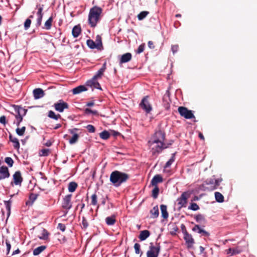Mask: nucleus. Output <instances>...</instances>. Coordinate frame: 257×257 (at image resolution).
Segmentation results:
<instances>
[{"label":"nucleus","mask_w":257,"mask_h":257,"mask_svg":"<svg viewBox=\"0 0 257 257\" xmlns=\"http://www.w3.org/2000/svg\"><path fill=\"white\" fill-rule=\"evenodd\" d=\"M130 178V175L119 171H114L110 175V181L116 187H119Z\"/></svg>","instance_id":"obj_1"},{"label":"nucleus","mask_w":257,"mask_h":257,"mask_svg":"<svg viewBox=\"0 0 257 257\" xmlns=\"http://www.w3.org/2000/svg\"><path fill=\"white\" fill-rule=\"evenodd\" d=\"M102 12V9L97 6H94L90 9L88 21L89 25L91 27H95L100 21Z\"/></svg>","instance_id":"obj_2"},{"label":"nucleus","mask_w":257,"mask_h":257,"mask_svg":"<svg viewBox=\"0 0 257 257\" xmlns=\"http://www.w3.org/2000/svg\"><path fill=\"white\" fill-rule=\"evenodd\" d=\"M14 107L16 113L15 115L16 123L18 126L22 121L23 117L26 114L27 110L18 105H14Z\"/></svg>","instance_id":"obj_3"},{"label":"nucleus","mask_w":257,"mask_h":257,"mask_svg":"<svg viewBox=\"0 0 257 257\" xmlns=\"http://www.w3.org/2000/svg\"><path fill=\"white\" fill-rule=\"evenodd\" d=\"M148 145L153 155H155L156 153H160L163 149L166 148L164 144H161L160 145L158 142H155L152 140L149 141Z\"/></svg>","instance_id":"obj_4"},{"label":"nucleus","mask_w":257,"mask_h":257,"mask_svg":"<svg viewBox=\"0 0 257 257\" xmlns=\"http://www.w3.org/2000/svg\"><path fill=\"white\" fill-rule=\"evenodd\" d=\"M71 194H68L66 195L62 200V207L65 209V212L63 216H66L68 212V211L72 207V202H71Z\"/></svg>","instance_id":"obj_5"},{"label":"nucleus","mask_w":257,"mask_h":257,"mask_svg":"<svg viewBox=\"0 0 257 257\" xmlns=\"http://www.w3.org/2000/svg\"><path fill=\"white\" fill-rule=\"evenodd\" d=\"M161 249V246L159 244H157L156 246L153 242H151L149 246V249L147 252V257H158Z\"/></svg>","instance_id":"obj_6"},{"label":"nucleus","mask_w":257,"mask_h":257,"mask_svg":"<svg viewBox=\"0 0 257 257\" xmlns=\"http://www.w3.org/2000/svg\"><path fill=\"white\" fill-rule=\"evenodd\" d=\"M87 45L91 49L96 48L98 50H101L102 48L101 37L99 36H97L96 42L93 41L92 40H88L87 41Z\"/></svg>","instance_id":"obj_7"},{"label":"nucleus","mask_w":257,"mask_h":257,"mask_svg":"<svg viewBox=\"0 0 257 257\" xmlns=\"http://www.w3.org/2000/svg\"><path fill=\"white\" fill-rule=\"evenodd\" d=\"M178 110L180 115L186 119H191L195 117L192 111L188 110L186 107L180 106L178 107Z\"/></svg>","instance_id":"obj_8"},{"label":"nucleus","mask_w":257,"mask_h":257,"mask_svg":"<svg viewBox=\"0 0 257 257\" xmlns=\"http://www.w3.org/2000/svg\"><path fill=\"white\" fill-rule=\"evenodd\" d=\"M146 113H149L152 110V107L148 101V96L144 97L139 104Z\"/></svg>","instance_id":"obj_9"},{"label":"nucleus","mask_w":257,"mask_h":257,"mask_svg":"<svg viewBox=\"0 0 257 257\" xmlns=\"http://www.w3.org/2000/svg\"><path fill=\"white\" fill-rule=\"evenodd\" d=\"M165 134L161 131L156 132L150 140L158 142L160 145L164 144Z\"/></svg>","instance_id":"obj_10"},{"label":"nucleus","mask_w":257,"mask_h":257,"mask_svg":"<svg viewBox=\"0 0 257 257\" xmlns=\"http://www.w3.org/2000/svg\"><path fill=\"white\" fill-rule=\"evenodd\" d=\"M188 197L189 194L188 192H184L181 194V196L177 199V201L180 208L186 207Z\"/></svg>","instance_id":"obj_11"},{"label":"nucleus","mask_w":257,"mask_h":257,"mask_svg":"<svg viewBox=\"0 0 257 257\" xmlns=\"http://www.w3.org/2000/svg\"><path fill=\"white\" fill-rule=\"evenodd\" d=\"M56 110L62 112L65 109H68L69 105L67 103L64 102L62 100H60L57 103H55L54 105Z\"/></svg>","instance_id":"obj_12"},{"label":"nucleus","mask_w":257,"mask_h":257,"mask_svg":"<svg viewBox=\"0 0 257 257\" xmlns=\"http://www.w3.org/2000/svg\"><path fill=\"white\" fill-rule=\"evenodd\" d=\"M184 239L188 248H191L194 243V240L192 235L189 234L187 231L184 232Z\"/></svg>","instance_id":"obj_13"},{"label":"nucleus","mask_w":257,"mask_h":257,"mask_svg":"<svg viewBox=\"0 0 257 257\" xmlns=\"http://www.w3.org/2000/svg\"><path fill=\"white\" fill-rule=\"evenodd\" d=\"M10 176V174L7 167L3 166L0 167V180L8 178Z\"/></svg>","instance_id":"obj_14"},{"label":"nucleus","mask_w":257,"mask_h":257,"mask_svg":"<svg viewBox=\"0 0 257 257\" xmlns=\"http://www.w3.org/2000/svg\"><path fill=\"white\" fill-rule=\"evenodd\" d=\"M97 78H93L87 82V85L90 86L93 89L96 88L98 89H101L100 85L99 82L97 81Z\"/></svg>","instance_id":"obj_15"},{"label":"nucleus","mask_w":257,"mask_h":257,"mask_svg":"<svg viewBox=\"0 0 257 257\" xmlns=\"http://www.w3.org/2000/svg\"><path fill=\"white\" fill-rule=\"evenodd\" d=\"M77 131H78V129L77 128L69 130V132L71 134L73 135V137L69 140V143L71 145L76 143L78 140L79 136L76 133V132Z\"/></svg>","instance_id":"obj_16"},{"label":"nucleus","mask_w":257,"mask_h":257,"mask_svg":"<svg viewBox=\"0 0 257 257\" xmlns=\"http://www.w3.org/2000/svg\"><path fill=\"white\" fill-rule=\"evenodd\" d=\"M14 184L16 185H21L23 181V178L20 171L16 172L13 175Z\"/></svg>","instance_id":"obj_17"},{"label":"nucleus","mask_w":257,"mask_h":257,"mask_svg":"<svg viewBox=\"0 0 257 257\" xmlns=\"http://www.w3.org/2000/svg\"><path fill=\"white\" fill-rule=\"evenodd\" d=\"M33 93L35 99L41 98L45 95L44 91L41 88H36L34 89Z\"/></svg>","instance_id":"obj_18"},{"label":"nucleus","mask_w":257,"mask_h":257,"mask_svg":"<svg viewBox=\"0 0 257 257\" xmlns=\"http://www.w3.org/2000/svg\"><path fill=\"white\" fill-rule=\"evenodd\" d=\"M132 55L130 53H126L121 55L119 60V64L127 63L131 60Z\"/></svg>","instance_id":"obj_19"},{"label":"nucleus","mask_w":257,"mask_h":257,"mask_svg":"<svg viewBox=\"0 0 257 257\" xmlns=\"http://www.w3.org/2000/svg\"><path fill=\"white\" fill-rule=\"evenodd\" d=\"M163 178L160 175H155L151 180V184L153 186H157V184L163 182Z\"/></svg>","instance_id":"obj_20"},{"label":"nucleus","mask_w":257,"mask_h":257,"mask_svg":"<svg viewBox=\"0 0 257 257\" xmlns=\"http://www.w3.org/2000/svg\"><path fill=\"white\" fill-rule=\"evenodd\" d=\"M192 230L194 231H197L198 233L202 234L205 236H208L209 235V233L206 231L201 229L199 225H195L192 228Z\"/></svg>","instance_id":"obj_21"},{"label":"nucleus","mask_w":257,"mask_h":257,"mask_svg":"<svg viewBox=\"0 0 257 257\" xmlns=\"http://www.w3.org/2000/svg\"><path fill=\"white\" fill-rule=\"evenodd\" d=\"M87 89L84 85H79L72 90L73 94H78L82 92L86 91Z\"/></svg>","instance_id":"obj_22"},{"label":"nucleus","mask_w":257,"mask_h":257,"mask_svg":"<svg viewBox=\"0 0 257 257\" xmlns=\"http://www.w3.org/2000/svg\"><path fill=\"white\" fill-rule=\"evenodd\" d=\"M9 139L11 142L13 143V146L15 149H19L20 148V145L17 138L13 137L11 134H10Z\"/></svg>","instance_id":"obj_23"},{"label":"nucleus","mask_w":257,"mask_h":257,"mask_svg":"<svg viewBox=\"0 0 257 257\" xmlns=\"http://www.w3.org/2000/svg\"><path fill=\"white\" fill-rule=\"evenodd\" d=\"M151 218H156L159 215V211L157 205L154 206L152 209L150 210Z\"/></svg>","instance_id":"obj_24"},{"label":"nucleus","mask_w":257,"mask_h":257,"mask_svg":"<svg viewBox=\"0 0 257 257\" xmlns=\"http://www.w3.org/2000/svg\"><path fill=\"white\" fill-rule=\"evenodd\" d=\"M106 63H104L103 64L102 67L96 72V74L93 76L94 78L98 79L101 77L106 69Z\"/></svg>","instance_id":"obj_25"},{"label":"nucleus","mask_w":257,"mask_h":257,"mask_svg":"<svg viewBox=\"0 0 257 257\" xmlns=\"http://www.w3.org/2000/svg\"><path fill=\"white\" fill-rule=\"evenodd\" d=\"M150 235V231L148 230H144L141 231L139 235V238L141 240H145Z\"/></svg>","instance_id":"obj_26"},{"label":"nucleus","mask_w":257,"mask_h":257,"mask_svg":"<svg viewBox=\"0 0 257 257\" xmlns=\"http://www.w3.org/2000/svg\"><path fill=\"white\" fill-rule=\"evenodd\" d=\"M161 215L164 219H167L168 217V213L167 211V206L164 204H162L160 206Z\"/></svg>","instance_id":"obj_27"},{"label":"nucleus","mask_w":257,"mask_h":257,"mask_svg":"<svg viewBox=\"0 0 257 257\" xmlns=\"http://www.w3.org/2000/svg\"><path fill=\"white\" fill-rule=\"evenodd\" d=\"M46 248V246L45 245L40 246L33 250V254L34 255H38L42 251H43Z\"/></svg>","instance_id":"obj_28"},{"label":"nucleus","mask_w":257,"mask_h":257,"mask_svg":"<svg viewBox=\"0 0 257 257\" xmlns=\"http://www.w3.org/2000/svg\"><path fill=\"white\" fill-rule=\"evenodd\" d=\"M36 8L38 10V11L37 12V18H43L44 14L43 13L44 5L41 4H37L36 5Z\"/></svg>","instance_id":"obj_29"},{"label":"nucleus","mask_w":257,"mask_h":257,"mask_svg":"<svg viewBox=\"0 0 257 257\" xmlns=\"http://www.w3.org/2000/svg\"><path fill=\"white\" fill-rule=\"evenodd\" d=\"M81 33V28L78 26H75L73 27L72 31V34L74 38H77L78 37L79 34Z\"/></svg>","instance_id":"obj_30"},{"label":"nucleus","mask_w":257,"mask_h":257,"mask_svg":"<svg viewBox=\"0 0 257 257\" xmlns=\"http://www.w3.org/2000/svg\"><path fill=\"white\" fill-rule=\"evenodd\" d=\"M105 222H106V223L108 225H113L115 223V222H116L115 216H111L107 217L105 218Z\"/></svg>","instance_id":"obj_31"},{"label":"nucleus","mask_w":257,"mask_h":257,"mask_svg":"<svg viewBox=\"0 0 257 257\" xmlns=\"http://www.w3.org/2000/svg\"><path fill=\"white\" fill-rule=\"evenodd\" d=\"M53 22V18L50 17L45 23L44 27L43 29L49 30L51 29L52 27V24Z\"/></svg>","instance_id":"obj_32"},{"label":"nucleus","mask_w":257,"mask_h":257,"mask_svg":"<svg viewBox=\"0 0 257 257\" xmlns=\"http://www.w3.org/2000/svg\"><path fill=\"white\" fill-rule=\"evenodd\" d=\"M78 186L77 184L75 182H71L69 183L68 189L70 192H73L75 191Z\"/></svg>","instance_id":"obj_33"},{"label":"nucleus","mask_w":257,"mask_h":257,"mask_svg":"<svg viewBox=\"0 0 257 257\" xmlns=\"http://www.w3.org/2000/svg\"><path fill=\"white\" fill-rule=\"evenodd\" d=\"M49 233L48 231L45 229H43L41 235L38 236V237L42 240H47L49 237Z\"/></svg>","instance_id":"obj_34"},{"label":"nucleus","mask_w":257,"mask_h":257,"mask_svg":"<svg viewBox=\"0 0 257 257\" xmlns=\"http://www.w3.org/2000/svg\"><path fill=\"white\" fill-rule=\"evenodd\" d=\"M110 136L109 132L106 130L102 131L101 133L99 134L100 138L104 140H106L109 138Z\"/></svg>","instance_id":"obj_35"},{"label":"nucleus","mask_w":257,"mask_h":257,"mask_svg":"<svg viewBox=\"0 0 257 257\" xmlns=\"http://www.w3.org/2000/svg\"><path fill=\"white\" fill-rule=\"evenodd\" d=\"M215 198L216 201L218 202L222 203L224 201V196L220 192H215Z\"/></svg>","instance_id":"obj_36"},{"label":"nucleus","mask_w":257,"mask_h":257,"mask_svg":"<svg viewBox=\"0 0 257 257\" xmlns=\"http://www.w3.org/2000/svg\"><path fill=\"white\" fill-rule=\"evenodd\" d=\"M48 116L51 118H53L55 120H58L59 118L61 117V115L60 114L56 115L55 112L52 110H50L48 112Z\"/></svg>","instance_id":"obj_37"},{"label":"nucleus","mask_w":257,"mask_h":257,"mask_svg":"<svg viewBox=\"0 0 257 257\" xmlns=\"http://www.w3.org/2000/svg\"><path fill=\"white\" fill-rule=\"evenodd\" d=\"M149 13L148 11L141 12L137 16L138 20L140 21L143 20L147 16Z\"/></svg>","instance_id":"obj_38"},{"label":"nucleus","mask_w":257,"mask_h":257,"mask_svg":"<svg viewBox=\"0 0 257 257\" xmlns=\"http://www.w3.org/2000/svg\"><path fill=\"white\" fill-rule=\"evenodd\" d=\"M84 112L86 114H92L94 115L98 114V111L96 110H91L90 108H86L84 110Z\"/></svg>","instance_id":"obj_39"},{"label":"nucleus","mask_w":257,"mask_h":257,"mask_svg":"<svg viewBox=\"0 0 257 257\" xmlns=\"http://www.w3.org/2000/svg\"><path fill=\"white\" fill-rule=\"evenodd\" d=\"M155 187L152 190V196L154 198L156 199L159 194V189L157 186H154Z\"/></svg>","instance_id":"obj_40"},{"label":"nucleus","mask_w":257,"mask_h":257,"mask_svg":"<svg viewBox=\"0 0 257 257\" xmlns=\"http://www.w3.org/2000/svg\"><path fill=\"white\" fill-rule=\"evenodd\" d=\"M195 218L196 221L199 223L204 222L205 221L204 216L202 214L197 215L195 216Z\"/></svg>","instance_id":"obj_41"},{"label":"nucleus","mask_w":257,"mask_h":257,"mask_svg":"<svg viewBox=\"0 0 257 257\" xmlns=\"http://www.w3.org/2000/svg\"><path fill=\"white\" fill-rule=\"evenodd\" d=\"M175 161V156L174 154H173L171 158L167 162L165 165V168H167L169 167L172 163Z\"/></svg>","instance_id":"obj_42"},{"label":"nucleus","mask_w":257,"mask_h":257,"mask_svg":"<svg viewBox=\"0 0 257 257\" xmlns=\"http://www.w3.org/2000/svg\"><path fill=\"white\" fill-rule=\"evenodd\" d=\"M50 153V150L48 149H43L39 153L40 156H48Z\"/></svg>","instance_id":"obj_43"},{"label":"nucleus","mask_w":257,"mask_h":257,"mask_svg":"<svg viewBox=\"0 0 257 257\" xmlns=\"http://www.w3.org/2000/svg\"><path fill=\"white\" fill-rule=\"evenodd\" d=\"M25 130H26L25 126H23L21 128H19V127L17 128L16 130V133L18 135H19L20 136H22L24 135Z\"/></svg>","instance_id":"obj_44"},{"label":"nucleus","mask_w":257,"mask_h":257,"mask_svg":"<svg viewBox=\"0 0 257 257\" xmlns=\"http://www.w3.org/2000/svg\"><path fill=\"white\" fill-rule=\"evenodd\" d=\"M91 204L93 206H95L97 204V197L95 193L92 195L91 197Z\"/></svg>","instance_id":"obj_45"},{"label":"nucleus","mask_w":257,"mask_h":257,"mask_svg":"<svg viewBox=\"0 0 257 257\" xmlns=\"http://www.w3.org/2000/svg\"><path fill=\"white\" fill-rule=\"evenodd\" d=\"M5 162L8 164L10 167H12L14 164V161L11 157H6L5 159Z\"/></svg>","instance_id":"obj_46"},{"label":"nucleus","mask_w":257,"mask_h":257,"mask_svg":"<svg viewBox=\"0 0 257 257\" xmlns=\"http://www.w3.org/2000/svg\"><path fill=\"white\" fill-rule=\"evenodd\" d=\"M205 184L206 185H212V189H215V188H214V185H215L214 179H213V178H210L209 179L206 180L205 181Z\"/></svg>","instance_id":"obj_47"},{"label":"nucleus","mask_w":257,"mask_h":257,"mask_svg":"<svg viewBox=\"0 0 257 257\" xmlns=\"http://www.w3.org/2000/svg\"><path fill=\"white\" fill-rule=\"evenodd\" d=\"M188 208L193 211H196L199 209V206L195 203H192Z\"/></svg>","instance_id":"obj_48"},{"label":"nucleus","mask_w":257,"mask_h":257,"mask_svg":"<svg viewBox=\"0 0 257 257\" xmlns=\"http://www.w3.org/2000/svg\"><path fill=\"white\" fill-rule=\"evenodd\" d=\"M31 20L27 19L24 23V28L26 30H28L31 26Z\"/></svg>","instance_id":"obj_49"},{"label":"nucleus","mask_w":257,"mask_h":257,"mask_svg":"<svg viewBox=\"0 0 257 257\" xmlns=\"http://www.w3.org/2000/svg\"><path fill=\"white\" fill-rule=\"evenodd\" d=\"M134 248L136 254H139L141 253L142 254L143 253L140 251V244L138 243H136L134 245Z\"/></svg>","instance_id":"obj_50"},{"label":"nucleus","mask_w":257,"mask_h":257,"mask_svg":"<svg viewBox=\"0 0 257 257\" xmlns=\"http://www.w3.org/2000/svg\"><path fill=\"white\" fill-rule=\"evenodd\" d=\"M86 129L88 131L89 133H93L95 132V127L91 125V124H88L86 126Z\"/></svg>","instance_id":"obj_51"},{"label":"nucleus","mask_w":257,"mask_h":257,"mask_svg":"<svg viewBox=\"0 0 257 257\" xmlns=\"http://www.w3.org/2000/svg\"><path fill=\"white\" fill-rule=\"evenodd\" d=\"M231 251L232 252V254L234 255L239 253L241 251V250L239 249L238 247H236L234 248H231Z\"/></svg>","instance_id":"obj_52"},{"label":"nucleus","mask_w":257,"mask_h":257,"mask_svg":"<svg viewBox=\"0 0 257 257\" xmlns=\"http://www.w3.org/2000/svg\"><path fill=\"white\" fill-rule=\"evenodd\" d=\"M82 228L85 229L88 226V222L84 217H82Z\"/></svg>","instance_id":"obj_53"},{"label":"nucleus","mask_w":257,"mask_h":257,"mask_svg":"<svg viewBox=\"0 0 257 257\" xmlns=\"http://www.w3.org/2000/svg\"><path fill=\"white\" fill-rule=\"evenodd\" d=\"M38 195L37 194L31 193L29 196V199L33 203L37 198Z\"/></svg>","instance_id":"obj_54"},{"label":"nucleus","mask_w":257,"mask_h":257,"mask_svg":"<svg viewBox=\"0 0 257 257\" xmlns=\"http://www.w3.org/2000/svg\"><path fill=\"white\" fill-rule=\"evenodd\" d=\"M144 49H145V44H143L140 45L137 50V53L138 54H140V53H142L144 51Z\"/></svg>","instance_id":"obj_55"},{"label":"nucleus","mask_w":257,"mask_h":257,"mask_svg":"<svg viewBox=\"0 0 257 257\" xmlns=\"http://www.w3.org/2000/svg\"><path fill=\"white\" fill-rule=\"evenodd\" d=\"M57 228L63 232H64L66 229L65 225L60 223L58 224Z\"/></svg>","instance_id":"obj_56"},{"label":"nucleus","mask_w":257,"mask_h":257,"mask_svg":"<svg viewBox=\"0 0 257 257\" xmlns=\"http://www.w3.org/2000/svg\"><path fill=\"white\" fill-rule=\"evenodd\" d=\"M178 48H179V46L178 45H175L172 46L171 50L174 54L178 51Z\"/></svg>","instance_id":"obj_57"},{"label":"nucleus","mask_w":257,"mask_h":257,"mask_svg":"<svg viewBox=\"0 0 257 257\" xmlns=\"http://www.w3.org/2000/svg\"><path fill=\"white\" fill-rule=\"evenodd\" d=\"M222 181V179H214V182H215V185H214V188H216L217 187H218L219 184H220V183Z\"/></svg>","instance_id":"obj_58"},{"label":"nucleus","mask_w":257,"mask_h":257,"mask_svg":"<svg viewBox=\"0 0 257 257\" xmlns=\"http://www.w3.org/2000/svg\"><path fill=\"white\" fill-rule=\"evenodd\" d=\"M6 243L7 250V254H8L9 253V252L10 251V250L11 248V245L10 242L8 241H6Z\"/></svg>","instance_id":"obj_59"},{"label":"nucleus","mask_w":257,"mask_h":257,"mask_svg":"<svg viewBox=\"0 0 257 257\" xmlns=\"http://www.w3.org/2000/svg\"><path fill=\"white\" fill-rule=\"evenodd\" d=\"M0 123L5 124L6 123V117L3 115L0 117Z\"/></svg>","instance_id":"obj_60"},{"label":"nucleus","mask_w":257,"mask_h":257,"mask_svg":"<svg viewBox=\"0 0 257 257\" xmlns=\"http://www.w3.org/2000/svg\"><path fill=\"white\" fill-rule=\"evenodd\" d=\"M42 19L43 18H37L36 23L37 27H39L41 26L42 21Z\"/></svg>","instance_id":"obj_61"},{"label":"nucleus","mask_w":257,"mask_h":257,"mask_svg":"<svg viewBox=\"0 0 257 257\" xmlns=\"http://www.w3.org/2000/svg\"><path fill=\"white\" fill-rule=\"evenodd\" d=\"M148 47L150 49H154L155 48V46L154 45V43L151 41H150L148 42Z\"/></svg>","instance_id":"obj_62"},{"label":"nucleus","mask_w":257,"mask_h":257,"mask_svg":"<svg viewBox=\"0 0 257 257\" xmlns=\"http://www.w3.org/2000/svg\"><path fill=\"white\" fill-rule=\"evenodd\" d=\"M225 251L227 254H228L230 256L233 255V254H232V252L231 251V248H229V249H226Z\"/></svg>","instance_id":"obj_63"},{"label":"nucleus","mask_w":257,"mask_h":257,"mask_svg":"<svg viewBox=\"0 0 257 257\" xmlns=\"http://www.w3.org/2000/svg\"><path fill=\"white\" fill-rule=\"evenodd\" d=\"M94 105V102L89 101L86 103V106L90 107V106H93Z\"/></svg>","instance_id":"obj_64"}]
</instances>
